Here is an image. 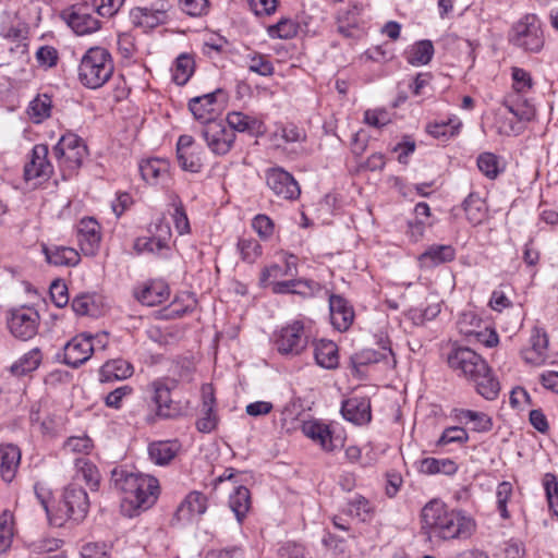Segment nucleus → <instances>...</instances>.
<instances>
[{
	"label": "nucleus",
	"mask_w": 558,
	"mask_h": 558,
	"mask_svg": "<svg viewBox=\"0 0 558 558\" xmlns=\"http://www.w3.org/2000/svg\"><path fill=\"white\" fill-rule=\"evenodd\" d=\"M131 23L144 31L153 29L166 24L168 20L167 9L163 3L151 7H136L130 11Z\"/></svg>",
	"instance_id": "16"
},
{
	"label": "nucleus",
	"mask_w": 558,
	"mask_h": 558,
	"mask_svg": "<svg viewBox=\"0 0 558 558\" xmlns=\"http://www.w3.org/2000/svg\"><path fill=\"white\" fill-rule=\"evenodd\" d=\"M454 258L456 250L451 245L433 244L420 255V262L425 267H435Z\"/></svg>",
	"instance_id": "30"
},
{
	"label": "nucleus",
	"mask_w": 558,
	"mask_h": 558,
	"mask_svg": "<svg viewBox=\"0 0 558 558\" xmlns=\"http://www.w3.org/2000/svg\"><path fill=\"white\" fill-rule=\"evenodd\" d=\"M111 481L114 488L124 494L123 500L134 508H150L159 494L158 481L150 475L114 469Z\"/></svg>",
	"instance_id": "3"
},
{
	"label": "nucleus",
	"mask_w": 558,
	"mask_h": 558,
	"mask_svg": "<svg viewBox=\"0 0 558 558\" xmlns=\"http://www.w3.org/2000/svg\"><path fill=\"white\" fill-rule=\"evenodd\" d=\"M456 417L460 422L473 423V430L478 433H486L493 428V421L490 416L484 412L461 409L457 411Z\"/></svg>",
	"instance_id": "41"
},
{
	"label": "nucleus",
	"mask_w": 558,
	"mask_h": 558,
	"mask_svg": "<svg viewBox=\"0 0 558 558\" xmlns=\"http://www.w3.org/2000/svg\"><path fill=\"white\" fill-rule=\"evenodd\" d=\"M248 70L263 76H270L274 74V65L268 56L260 53H253L248 56L247 62Z\"/></svg>",
	"instance_id": "50"
},
{
	"label": "nucleus",
	"mask_w": 558,
	"mask_h": 558,
	"mask_svg": "<svg viewBox=\"0 0 558 558\" xmlns=\"http://www.w3.org/2000/svg\"><path fill=\"white\" fill-rule=\"evenodd\" d=\"M508 40L525 51L539 52L544 46V36L538 17L535 14L522 16L512 25Z\"/></svg>",
	"instance_id": "7"
},
{
	"label": "nucleus",
	"mask_w": 558,
	"mask_h": 558,
	"mask_svg": "<svg viewBox=\"0 0 558 558\" xmlns=\"http://www.w3.org/2000/svg\"><path fill=\"white\" fill-rule=\"evenodd\" d=\"M78 145H85L81 137L73 133L64 134L53 147V156H62L64 150H76Z\"/></svg>",
	"instance_id": "59"
},
{
	"label": "nucleus",
	"mask_w": 558,
	"mask_h": 558,
	"mask_svg": "<svg viewBox=\"0 0 558 558\" xmlns=\"http://www.w3.org/2000/svg\"><path fill=\"white\" fill-rule=\"evenodd\" d=\"M113 69L110 52L101 47H92L81 59L78 77L84 86L96 89L109 81Z\"/></svg>",
	"instance_id": "6"
},
{
	"label": "nucleus",
	"mask_w": 558,
	"mask_h": 558,
	"mask_svg": "<svg viewBox=\"0 0 558 558\" xmlns=\"http://www.w3.org/2000/svg\"><path fill=\"white\" fill-rule=\"evenodd\" d=\"M180 449L178 440H159L149 444V459L157 465H166L174 459Z\"/></svg>",
	"instance_id": "29"
},
{
	"label": "nucleus",
	"mask_w": 558,
	"mask_h": 558,
	"mask_svg": "<svg viewBox=\"0 0 558 558\" xmlns=\"http://www.w3.org/2000/svg\"><path fill=\"white\" fill-rule=\"evenodd\" d=\"M469 440V435L463 427L451 426L446 428L439 437L437 445L445 446L451 442L464 444Z\"/></svg>",
	"instance_id": "56"
},
{
	"label": "nucleus",
	"mask_w": 558,
	"mask_h": 558,
	"mask_svg": "<svg viewBox=\"0 0 558 558\" xmlns=\"http://www.w3.org/2000/svg\"><path fill=\"white\" fill-rule=\"evenodd\" d=\"M341 414L343 418L355 424H367L371 418V401L365 397H353L342 402Z\"/></svg>",
	"instance_id": "22"
},
{
	"label": "nucleus",
	"mask_w": 558,
	"mask_h": 558,
	"mask_svg": "<svg viewBox=\"0 0 558 558\" xmlns=\"http://www.w3.org/2000/svg\"><path fill=\"white\" fill-rule=\"evenodd\" d=\"M440 313L438 303L429 304L425 308H411L409 315L415 325H423L427 320L434 319Z\"/></svg>",
	"instance_id": "55"
},
{
	"label": "nucleus",
	"mask_w": 558,
	"mask_h": 558,
	"mask_svg": "<svg viewBox=\"0 0 558 558\" xmlns=\"http://www.w3.org/2000/svg\"><path fill=\"white\" fill-rule=\"evenodd\" d=\"M328 301L332 326L339 331L348 330L354 319L353 306L339 294H329Z\"/></svg>",
	"instance_id": "19"
},
{
	"label": "nucleus",
	"mask_w": 558,
	"mask_h": 558,
	"mask_svg": "<svg viewBox=\"0 0 558 558\" xmlns=\"http://www.w3.org/2000/svg\"><path fill=\"white\" fill-rule=\"evenodd\" d=\"M513 89L517 95L526 92L532 87V77L529 72L521 68L512 69Z\"/></svg>",
	"instance_id": "61"
},
{
	"label": "nucleus",
	"mask_w": 558,
	"mask_h": 558,
	"mask_svg": "<svg viewBox=\"0 0 558 558\" xmlns=\"http://www.w3.org/2000/svg\"><path fill=\"white\" fill-rule=\"evenodd\" d=\"M51 110V97L47 94H39L29 102L27 113L35 123H40L50 117Z\"/></svg>",
	"instance_id": "42"
},
{
	"label": "nucleus",
	"mask_w": 558,
	"mask_h": 558,
	"mask_svg": "<svg viewBox=\"0 0 558 558\" xmlns=\"http://www.w3.org/2000/svg\"><path fill=\"white\" fill-rule=\"evenodd\" d=\"M87 155V147L86 145H78L76 146V150H64V155L62 156H54L58 161L59 166L63 170H68L70 172H73L77 170L82 163L84 158Z\"/></svg>",
	"instance_id": "43"
},
{
	"label": "nucleus",
	"mask_w": 558,
	"mask_h": 558,
	"mask_svg": "<svg viewBox=\"0 0 558 558\" xmlns=\"http://www.w3.org/2000/svg\"><path fill=\"white\" fill-rule=\"evenodd\" d=\"M94 351L95 344L92 342V335L80 333L65 343L63 363L76 368L87 362Z\"/></svg>",
	"instance_id": "12"
},
{
	"label": "nucleus",
	"mask_w": 558,
	"mask_h": 558,
	"mask_svg": "<svg viewBox=\"0 0 558 558\" xmlns=\"http://www.w3.org/2000/svg\"><path fill=\"white\" fill-rule=\"evenodd\" d=\"M449 367L459 376L473 383L476 391L486 400H495L500 385L487 362L468 347H453L447 356Z\"/></svg>",
	"instance_id": "2"
},
{
	"label": "nucleus",
	"mask_w": 558,
	"mask_h": 558,
	"mask_svg": "<svg viewBox=\"0 0 558 558\" xmlns=\"http://www.w3.org/2000/svg\"><path fill=\"white\" fill-rule=\"evenodd\" d=\"M512 484L510 482H501L497 486L496 490V502H497V509L501 515L502 519H509L510 513L507 509V502L512 496Z\"/></svg>",
	"instance_id": "52"
},
{
	"label": "nucleus",
	"mask_w": 558,
	"mask_h": 558,
	"mask_svg": "<svg viewBox=\"0 0 558 558\" xmlns=\"http://www.w3.org/2000/svg\"><path fill=\"white\" fill-rule=\"evenodd\" d=\"M393 357L390 347L383 345L379 351L373 349H364L352 356V363L355 367L366 366Z\"/></svg>",
	"instance_id": "37"
},
{
	"label": "nucleus",
	"mask_w": 558,
	"mask_h": 558,
	"mask_svg": "<svg viewBox=\"0 0 558 558\" xmlns=\"http://www.w3.org/2000/svg\"><path fill=\"white\" fill-rule=\"evenodd\" d=\"M134 373L133 365L123 359L107 361L99 371L101 383L123 380L130 378Z\"/></svg>",
	"instance_id": "26"
},
{
	"label": "nucleus",
	"mask_w": 558,
	"mask_h": 558,
	"mask_svg": "<svg viewBox=\"0 0 558 558\" xmlns=\"http://www.w3.org/2000/svg\"><path fill=\"white\" fill-rule=\"evenodd\" d=\"M314 357L316 363L324 368L333 369L338 367V347L331 340L320 339L314 343Z\"/></svg>",
	"instance_id": "28"
},
{
	"label": "nucleus",
	"mask_w": 558,
	"mask_h": 558,
	"mask_svg": "<svg viewBox=\"0 0 558 558\" xmlns=\"http://www.w3.org/2000/svg\"><path fill=\"white\" fill-rule=\"evenodd\" d=\"M181 10L190 16H203L209 11L208 0H179Z\"/></svg>",
	"instance_id": "57"
},
{
	"label": "nucleus",
	"mask_w": 558,
	"mask_h": 558,
	"mask_svg": "<svg viewBox=\"0 0 558 558\" xmlns=\"http://www.w3.org/2000/svg\"><path fill=\"white\" fill-rule=\"evenodd\" d=\"M531 347L522 351L523 360L531 365L539 366L545 363L548 349V336L543 328L534 327L532 330Z\"/></svg>",
	"instance_id": "20"
},
{
	"label": "nucleus",
	"mask_w": 558,
	"mask_h": 558,
	"mask_svg": "<svg viewBox=\"0 0 558 558\" xmlns=\"http://www.w3.org/2000/svg\"><path fill=\"white\" fill-rule=\"evenodd\" d=\"M434 54V46L430 40H421L416 43L409 52L408 60L414 65L427 64Z\"/></svg>",
	"instance_id": "45"
},
{
	"label": "nucleus",
	"mask_w": 558,
	"mask_h": 558,
	"mask_svg": "<svg viewBox=\"0 0 558 558\" xmlns=\"http://www.w3.org/2000/svg\"><path fill=\"white\" fill-rule=\"evenodd\" d=\"M150 236L137 238L134 242V250L138 253L160 254L163 250H169V240L171 238L170 226L160 219L150 229Z\"/></svg>",
	"instance_id": "13"
},
{
	"label": "nucleus",
	"mask_w": 558,
	"mask_h": 558,
	"mask_svg": "<svg viewBox=\"0 0 558 558\" xmlns=\"http://www.w3.org/2000/svg\"><path fill=\"white\" fill-rule=\"evenodd\" d=\"M299 24L291 19H281L278 23L268 27L271 38L291 39L296 36Z\"/></svg>",
	"instance_id": "47"
},
{
	"label": "nucleus",
	"mask_w": 558,
	"mask_h": 558,
	"mask_svg": "<svg viewBox=\"0 0 558 558\" xmlns=\"http://www.w3.org/2000/svg\"><path fill=\"white\" fill-rule=\"evenodd\" d=\"M457 327L460 333L471 337L474 336L480 342H483L486 347L493 348L498 343V335L494 330H489L485 327V332L482 328V319L473 312H463L458 322Z\"/></svg>",
	"instance_id": "14"
},
{
	"label": "nucleus",
	"mask_w": 558,
	"mask_h": 558,
	"mask_svg": "<svg viewBox=\"0 0 558 558\" xmlns=\"http://www.w3.org/2000/svg\"><path fill=\"white\" fill-rule=\"evenodd\" d=\"M241 258L246 263H254L262 255V245L252 238H242L238 242Z\"/></svg>",
	"instance_id": "49"
},
{
	"label": "nucleus",
	"mask_w": 558,
	"mask_h": 558,
	"mask_svg": "<svg viewBox=\"0 0 558 558\" xmlns=\"http://www.w3.org/2000/svg\"><path fill=\"white\" fill-rule=\"evenodd\" d=\"M420 471L424 474L452 475L458 471L457 463L451 459L425 458L420 463Z\"/></svg>",
	"instance_id": "40"
},
{
	"label": "nucleus",
	"mask_w": 558,
	"mask_h": 558,
	"mask_svg": "<svg viewBox=\"0 0 558 558\" xmlns=\"http://www.w3.org/2000/svg\"><path fill=\"white\" fill-rule=\"evenodd\" d=\"M267 186L283 201H295L300 197L301 189L294 177L283 168L274 167L265 172Z\"/></svg>",
	"instance_id": "10"
},
{
	"label": "nucleus",
	"mask_w": 558,
	"mask_h": 558,
	"mask_svg": "<svg viewBox=\"0 0 558 558\" xmlns=\"http://www.w3.org/2000/svg\"><path fill=\"white\" fill-rule=\"evenodd\" d=\"M8 326L15 338L24 341L32 339L38 331L39 314L28 306L13 308L10 311Z\"/></svg>",
	"instance_id": "11"
},
{
	"label": "nucleus",
	"mask_w": 558,
	"mask_h": 558,
	"mask_svg": "<svg viewBox=\"0 0 558 558\" xmlns=\"http://www.w3.org/2000/svg\"><path fill=\"white\" fill-rule=\"evenodd\" d=\"M20 462L21 450L17 446L12 444L0 446V475L4 482L13 481Z\"/></svg>",
	"instance_id": "24"
},
{
	"label": "nucleus",
	"mask_w": 558,
	"mask_h": 558,
	"mask_svg": "<svg viewBox=\"0 0 558 558\" xmlns=\"http://www.w3.org/2000/svg\"><path fill=\"white\" fill-rule=\"evenodd\" d=\"M64 15L68 25L77 35L92 34L100 28V21L88 11L86 5H73Z\"/></svg>",
	"instance_id": "17"
},
{
	"label": "nucleus",
	"mask_w": 558,
	"mask_h": 558,
	"mask_svg": "<svg viewBox=\"0 0 558 558\" xmlns=\"http://www.w3.org/2000/svg\"><path fill=\"white\" fill-rule=\"evenodd\" d=\"M371 511L369 501L360 495L349 500L347 507L343 509L345 514L359 518L361 521H365Z\"/></svg>",
	"instance_id": "48"
},
{
	"label": "nucleus",
	"mask_w": 558,
	"mask_h": 558,
	"mask_svg": "<svg viewBox=\"0 0 558 558\" xmlns=\"http://www.w3.org/2000/svg\"><path fill=\"white\" fill-rule=\"evenodd\" d=\"M223 95V92L220 88H217L214 92L207 93L202 96H197L192 98L189 101V109L194 116V118L203 123H207V121H217L214 119V106L218 100V97Z\"/></svg>",
	"instance_id": "23"
},
{
	"label": "nucleus",
	"mask_w": 558,
	"mask_h": 558,
	"mask_svg": "<svg viewBox=\"0 0 558 558\" xmlns=\"http://www.w3.org/2000/svg\"><path fill=\"white\" fill-rule=\"evenodd\" d=\"M463 209L468 221L477 226L482 223L487 215V206L484 199L477 194L471 193L463 202Z\"/></svg>",
	"instance_id": "34"
},
{
	"label": "nucleus",
	"mask_w": 558,
	"mask_h": 558,
	"mask_svg": "<svg viewBox=\"0 0 558 558\" xmlns=\"http://www.w3.org/2000/svg\"><path fill=\"white\" fill-rule=\"evenodd\" d=\"M201 135L215 155L228 154L235 141V133L222 120L207 121L201 129Z\"/></svg>",
	"instance_id": "9"
},
{
	"label": "nucleus",
	"mask_w": 558,
	"mask_h": 558,
	"mask_svg": "<svg viewBox=\"0 0 558 558\" xmlns=\"http://www.w3.org/2000/svg\"><path fill=\"white\" fill-rule=\"evenodd\" d=\"M216 398L211 385L202 386V410L201 417L196 421V428L201 433H210L217 425L219 417L215 410Z\"/></svg>",
	"instance_id": "18"
},
{
	"label": "nucleus",
	"mask_w": 558,
	"mask_h": 558,
	"mask_svg": "<svg viewBox=\"0 0 558 558\" xmlns=\"http://www.w3.org/2000/svg\"><path fill=\"white\" fill-rule=\"evenodd\" d=\"M50 298L56 306H65L69 303L66 284L60 280L53 281L50 286Z\"/></svg>",
	"instance_id": "62"
},
{
	"label": "nucleus",
	"mask_w": 558,
	"mask_h": 558,
	"mask_svg": "<svg viewBox=\"0 0 558 558\" xmlns=\"http://www.w3.org/2000/svg\"><path fill=\"white\" fill-rule=\"evenodd\" d=\"M194 71L195 60L193 54L183 52L175 58L171 68L172 81L177 85L183 86L190 81Z\"/></svg>",
	"instance_id": "32"
},
{
	"label": "nucleus",
	"mask_w": 558,
	"mask_h": 558,
	"mask_svg": "<svg viewBox=\"0 0 558 558\" xmlns=\"http://www.w3.org/2000/svg\"><path fill=\"white\" fill-rule=\"evenodd\" d=\"M48 146L45 144H37L33 147L31 159L24 167L25 180H48L50 178L53 167L48 160Z\"/></svg>",
	"instance_id": "15"
},
{
	"label": "nucleus",
	"mask_w": 558,
	"mask_h": 558,
	"mask_svg": "<svg viewBox=\"0 0 558 558\" xmlns=\"http://www.w3.org/2000/svg\"><path fill=\"white\" fill-rule=\"evenodd\" d=\"M73 311L77 315H89L94 316L97 311V305L95 303V296L88 293H83L75 296L71 304Z\"/></svg>",
	"instance_id": "51"
},
{
	"label": "nucleus",
	"mask_w": 558,
	"mask_h": 558,
	"mask_svg": "<svg viewBox=\"0 0 558 558\" xmlns=\"http://www.w3.org/2000/svg\"><path fill=\"white\" fill-rule=\"evenodd\" d=\"M504 106L520 121H531L535 117L534 106L520 95L508 97L505 99Z\"/></svg>",
	"instance_id": "38"
},
{
	"label": "nucleus",
	"mask_w": 558,
	"mask_h": 558,
	"mask_svg": "<svg viewBox=\"0 0 558 558\" xmlns=\"http://www.w3.org/2000/svg\"><path fill=\"white\" fill-rule=\"evenodd\" d=\"M422 532L428 541L465 539L474 531V521L463 512L449 509L439 500L427 502L421 512Z\"/></svg>",
	"instance_id": "1"
},
{
	"label": "nucleus",
	"mask_w": 558,
	"mask_h": 558,
	"mask_svg": "<svg viewBox=\"0 0 558 558\" xmlns=\"http://www.w3.org/2000/svg\"><path fill=\"white\" fill-rule=\"evenodd\" d=\"M226 125L234 133L235 131L253 133L256 128L259 126V123L254 118H251L242 112L233 111L228 113Z\"/></svg>",
	"instance_id": "44"
},
{
	"label": "nucleus",
	"mask_w": 558,
	"mask_h": 558,
	"mask_svg": "<svg viewBox=\"0 0 558 558\" xmlns=\"http://www.w3.org/2000/svg\"><path fill=\"white\" fill-rule=\"evenodd\" d=\"M478 170L488 179H496L502 171L498 156L493 153H482L477 157Z\"/></svg>",
	"instance_id": "46"
},
{
	"label": "nucleus",
	"mask_w": 558,
	"mask_h": 558,
	"mask_svg": "<svg viewBox=\"0 0 558 558\" xmlns=\"http://www.w3.org/2000/svg\"><path fill=\"white\" fill-rule=\"evenodd\" d=\"M108 546L106 543H88L82 547V558H107Z\"/></svg>",
	"instance_id": "64"
},
{
	"label": "nucleus",
	"mask_w": 558,
	"mask_h": 558,
	"mask_svg": "<svg viewBox=\"0 0 558 558\" xmlns=\"http://www.w3.org/2000/svg\"><path fill=\"white\" fill-rule=\"evenodd\" d=\"M177 158L180 167L185 171L197 173L203 168V158L196 149L189 150L183 155H179Z\"/></svg>",
	"instance_id": "53"
},
{
	"label": "nucleus",
	"mask_w": 558,
	"mask_h": 558,
	"mask_svg": "<svg viewBox=\"0 0 558 558\" xmlns=\"http://www.w3.org/2000/svg\"><path fill=\"white\" fill-rule=\"evenodd\" d=\"M41 360L43 354L40 350L38 348H34L13 363L10 371L14 376H25L37 369Z\"/></svg>",
	"instance_id": "36"
},
{
	"label": "nucleus",
	"mask_w": 558,
	"mask_h": 558,
	"mask_svg": "<svg viewBox=\"0 0 558 558\" xmlns=\"http://www.w3.org/2000/svg\"><path fill=\"white\" fill-rule=\"evenodd\" d=\"M303 432L308 438L319 442L325 450H333L331 432L327 425L317 422H307L303 425Z\"/></svg>",
	"instance_id": "39"
},
{
	"label": "nucleus",
	"mask_w": 558,
	"mask_h": 558,
	"mask_svg": "<svg viewBox=\"0 0 558 558\" xmlns=\"http://www.w3.org/2000/svg\"><path fill=\"white\" fill-rule=\"evenodd\" d=\"M307 343L304 324L301 320H294L282 327L274 338V345L281 355H299L307 347Z\"/></svg>",
	"instance_id": "8"
},
{
	"label": "nucleus",
	"mask_w": 558,
	"mask_h": 558,
	"mask_svg": "<svg viewBox=\"0 0 558 558\" xmlns=\"http://www.w3.org/2000/svg\"><path fill=\"white\" fill-rule=\"evenodd\" d=\"M76 465L89 488L97 489L100 477L97 468L86 460H77Z\"/></svg>",
	"instance_id": "58"
},
{
	"label": "nucleus",
	"mask_w": 558,
	"mask_h": 558,
	"mask_svg": "<svg viewBox=\"0 0 558 558\" xmlns=\"http://www.w3.org/2000/svg\"><path fill=\"white\" fill-rule=\"evenodd\" d=\"M43 252L49 264L56 266H75L80 262L78 253L71 247L66 246H46L44 245Z\"/></svg>",
	"instance_id": "31"
},
{
	"label": "nucleus",
	"mask_w": 558,
	"mask_h": 558,
	"mask_svg": "<svg viewBox=\"0 0 558 558\" xmlns=\"http://www.w3.org/2000/svg\"><path fill=\"white\" fill-rule=\"evenodd\" d=\"M229 506L239 523H242L251 508V494L245 486H238L229 497Z\"/></svg>",
	"instance_id": "35"
},
{
	"label": "nucleus",
	"mask_w": 558,
	"mask_h": 558,
	"mask_svg": "<svg viewBox=\"0 0 558 558\" xmlns=\"http://www.w3.org/2000/svg\"><path fill=\"white\" fill-rule=\"evenodd\" d=\"M175 380L158 378L148 385L150 399L155 405V413L147 417L149 423L157 420H173L185 415L190 408L189 401L173 400L171 391L175 388Z\"/></svg>",
	"instance_id": "4"
},
{
	"label": "nucleus",
	"mask_w": 558,
	"mask_h": 558,
	"mask_svg": "<svg viewBox=\"0 0 558 558\" xmlns=\"http://www.w3.org/2000/svg\"><path fill=\"white\" fill-rule=\"evenodd\" d=\"M89 510V499L86 490L76 483L64 487L61 499L56 506V512L50 518V525L63 526L68 521L81 523Z\"/></svg>",
	"instance_id": "5"
},
{
	"label": "nucleus",
	"mask_w": 558,
	"mask_h": 558,
	"mask_svg": "<svg viewBox=\"0 0 558 558\" xmlns=\"http://www.w3.org/2000/svg\"><path fill=\"white\" fill-rule=\"evenodd\" d=\"M252 228L263 240H268L274 234L275 223L264 214L256 215L252 220Z\"/></svg>",
	"instance_id": "54"
},
{
	"label": "nucleus",
	"mask_w": 558,
	"mask_h": 558,
	"mask_svg": "<svg viewBox=\"0 0 558 558\" xmlns=\"http://www.w3.org/2000/svg\"><path fill=\"white\" fill-rule=\"evenodd\" d=\"M207 510V498L199 492H191L177 509L179 520H190L193 515L204 514Z\"/></svg>",
	"instance_id": "27"
},
{
	"label": "nucleus",
	"mask_w": 558,
	"mask_h": 558,
	"mask_svg": "<svg viewBox=\"0 0 558 558\" xmlns=\"http://www.w3.org/2000/svg\"><path fill=\"white\" fill-rule=\"evenodd\" d=\"M77 240L85 255H94L99 246L100 226L94 218H84L77 226Z\"/></svg>",
	"instance_id": "21"
},
{
	"label": "nucleus",
	"mask_w": 558,
	"mask_h": 558,
	"mask_svg": "<svg viewBox=\"0 0 558 558\" xmlns=\"http://www.w3.org/2000/svg\"><path fill=\"white\" fill-rule=\"evenodd\" d=\"M281 558H312L310 551L301 544L286 543L279 550Z\"/></svg>",
	"instance_id": "63"
},
{
	"label": "nucleus",
	"mask_w": 558,
	"mask_h": 558,
	"mask_svg": "<svg viewBox=\"0 0 558 558\" xmlns=\"http://www.w3.org/2000/svg\"><path fill=\"white\" fill-rule=\"evenodd\" d=\"M544 487L546 497L548 499L549 507L554 513L558 517V482L553 474H546L544 481Z\"/></svg>",
	"instance_id": "60"
},
{
	"label": "nucleus",
	"mask_w": 558,
	"mask_h": 558,
	"mask_svg": "<svg viewBox=\"0 0 558 558\" xmlns=\"http://www.w3.org/2000/svg\"><path fill=\"white\" fill-rule=\"evenodd\" d=\"M169 162L160 158H151L140 165L142 178L149 184H155L159 179L168 175Z\"/></svg>",
	"instance_id": "33"
},
{
	"label": "nucleus",
	"mask_w": 558,
	"mask_h": 558,
	"mask_svg": "<svg viewBox=\"0 0 558 558\" xmlns=\"http://www.w3.org/2000/svg\"><path fill=\"white\" fill-rule=\"evenodd\" d=\"M135 298L146 306H157L169 298V288L162 281H151L134 292Z\"/></svg>",
	"instance_id": "25"
}]
</instances>
